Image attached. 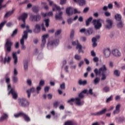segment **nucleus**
<instances>
[{
	"mask_svg": "<svg viewBox=\"0 0 125 125\" xmlns=\"http://www.w3.org/2000/svg\"><path fill=\"white\" fill-rule=\"evenodd\" d=\"M12 56L13 59L14 60V64H16L18 62V58L16 52H13V53H12Z\"/></svg>",
	"mask_w": 125,
	"mask_h": 125,
	"instance_id": "obj_22",
	"label": "nucleus"
},
{
	"mask_svg": "<svg viewBox=\"0 0 125 125\" xmlns=\"http://www.w3.org/2000/svg\"><path fill=\"white\" fill-rule=\"evenodd\" d=\"M72 44L73 45H76V49H79L78 52L79 53H80L81 52L83 53V51L82 50V45H80V43H79V41L78 40H77L76 41H74L73 42H72Z\"/></svg>",
	"mask_w": 125,
	"mask_h": 125,
	"instance_id": "obj_6",
	"label": "nucleus"
},
{
	"mask_svg": "<svg viewBox=\"0 0 125 125\" xmlns=\"http://www.w3.org/2000/svg\"><path fill=\"white\" fill-rule=\"evenodd\" d=\"M49 5L51 6H53L52 10L53 11H55V9L54 7L57 9V10L60 11L61 10V8L59 6L57 5L56 4L53 3V2L50 0H48Z\"/></svg>",
	"mask_w": 125,
	"mask_h": 125,
	"instance_id": "obj_8",
	"label": "nucleus"
},
{
	"mask_svg": "<svg viewBox=\"0 0 125 125\" xmlns=\"http://www.w3.org/2000/svg\"><path fill=\"white\" fill-rule=\"evenodd\" d=\"M41 30V27L40 24H37L35 26V29L34 30V32L35 33H38L40 32Z\"/></svg>",
	"mask_w": 125,
	"mask_h": 125,
	"instance_id": "obj_19",
	"label": "nucleus"
},
{
	"mask_svg": "<svg viewBox=\"0 0 125 125\" xmlns=\"http://www.w3.org/2000/svg\"><path fill=\"white\" fill-rule=\"evenodd\" d=\"M84 64V62L83 61H81L79 63V67L80 68L81 66L83 65Z\"/></svg>",
	"mask_w": 125,
	"mask_h": 125,
	"instance_id": "obj_62",
	"label": "nucleus"
},
{
	"mask_svg": "<svg viewBox=\"0 0 125 125\" xmlns=\"http://www.w3.org/2000/svg\"><path fill=\"white\" fill-rule=\"evenodd\" d=\"M23 113V112H21L18 114H16L14 115V117L16 118H18L20 117V116H22Z\"/></svg>",
	"mask_w": 125,
	"mask_h": 125,
	"instance_id": "obj_44",
	"label": "nucleus"
},
{
	"mask_svg": "<svg viewBox=\"0 0 125 125\" xmlns=\"http://www.w3.org/2000/svg\"><path fill=\"white\" fill-rule=\"evenodd\" d=\"M93 20L92 17H90L88 19H87L85 21L86 26H88L90 25V22L92 21Z\"/></svg>",
	"mask_w": 125,
	"mask_h": 125,
	"instance_id": "obj_29",
	"label": "nucleus"
},
{
	"mask_svg": "<svg viewBox=\"0 0 125 125\" xmlns=\"http://www.w3.org/2000/svg\"><path fill=\"white\" fill-rule=\"evenodd\" d=\"M66 13L68 16H71L73 14V9L71 7H67L66 9Z\"/></svg>",
	"mask_w": 125,
	"mask_h": 125,
	"instance_id": "obj_11",
	"label": "nucleus"
},
{
	"mask_svg": "<svg viewBox=\"0 0 125 125\" xmlns=\"http://www.w3.org/2000/svg\"><path fill=\"white\" fill-rule=\"evenodd\" d=\"M44 21L45 22V26L46 27H48V26L49 25V21H50L49 19L48 18V19H45L44 20Z\"/></svg>",
	"mask_w": 125,
	"mask_h": 125,
	"instance_id": "obj_40",
	"label": "nucleus"
},
{
	"mask_svg": "<svg viewBox=\"0 0 125 125\" xmlns=\"http://www.w3.org/2000/svg\"><path fill=\"white\" fill-rule=\"evenodd\" d=\"M93 32H94V30H93V28H89V29L86 31L87 35H90L92 34Z\"/></svg>",
	"mask_w": 125,
	"mask_h": 125,
	"instance_id": "obj_36",
	"label": "nucleus"
},
{
	"mask_svg": "<svg viewBox=\"0 0 125 125\" xmlns=\"http://www.w3.org/2000/svg\"><path fill=\"white\" fill-rule=\"evenodd\" d=\"M14 11L15 9H13L12 10L7 12L4 16V18H8L10 17L14 13Z\"/></svg>",
	"mask_w": 125,
	"mask_h": 125,
	"instance_id": "obj_15",
	"label": "nucleus"
},
{
	"mask_svg": "<svg viewBox=\"0 0 125 125\" xmlns=\"http://www.w3.org/2000/svg\"><path fill=\"white\" fill-rule=\"evenodd\" d=\"M93 61H94V62H98V61H99V59H98V57H95L94 58H93Z\"/></svg>",
	"mask_w": 125,
	"mask_h": 125,
	"instance_id": "obj_61",
	"label": "nucleus"
},
{
	"mask_svg": "<svg viewBox=\"0 0 125 125\" xmlns=\"http://www.w3.org/2000/svg\"><path fill=\"white\" fill-rule=\"evenodd\" d=\"M27 17H28V14L26 13H24L19 17V20H22L23 22H25V20L27 18Z\"/></svg>",
	"mask_w": 125,
	"mask_h": 125,
	"instance_id": "obj_14",
	"label": "nucleus"
},
{
	"mask_svg": "<svg viewBox=\"0 0 125 125\" xmlns=\"http://www.w3.org/2000/svg\"><path fill=\"white\" fill-rule=\"evenodd\" d=\"M36 90L34 88H30L29 90H27V93L28 94V97L29 98L30 97L31 93H35Z\"/></svg>",
	"mask_w": 125,
	"mask_h": 125,
	"instance_id": "obj_24",
	"label": "nucleus"
},
{
	"mask_svg": "<svg viewBox=\"0 0 125 125\" xmlns=\"http://www.w3.org/2000/svg\"><path fill=\"white\" fill-rule=\"evenodd\" d=\"M28 2H29L28 0H24L23 1L20 2L19 3V5H22L27 3Z\"/></svg>",
	"mask_w": 125,
	"mask_h": 125,
	"instance_id": "obj_51",
	"label": "nucleus"
},
{
	"mask_svg": "<svg viewBox=\"0 0 125 125\" xmlns=\"http://www.w3.org/2000/svg\"><path fill=\"white\" fill-rule=\"evenodd\" d=\"M112 100V96H111L109 98H108L106 102L108 103V102L111 101Z\"/></svg>",
	"mask_w": 125,
	"mask_h": 125,
	"instance_id": "obj_59",
	"label": "nucleus"
},
{
	"mask_svg": "<svg viewBox=\"0 0 125 125\" xmlns=\"http://www.w3.org/2000/svg\"><path fill=\"white\" fill-rule=\"evenodd\" d=\"M19 104L22 107H26L29 105V103L25 99L18 100Z\"/></svg>",
	"mask_w": 125,
	"mask_h": 125,
	"instance_id": "obj_4",
	"label": "nucleus"
},
{
	"mask_svg": "<svg viewBox=\"0 0 125 125\" xmlns=\"http://www.w3.org/2000/svg\"><path fill=\"white\" fill-rule=\"evenodd\" d=\"M4 78L5 79L6 83H7V84L9 83L10 82V79L8 77V73L6 74V75L5 76Z\"/></svg>",
	"mask_w": 125,
	"mask_h": 125,
	"instance_id": "obj_38",
	"label": "nucleus"
},
{
	"mask_svg": "<svg viewBox=\"0 0 125 125\" xmlns=\"http://www.w3.org/2000/svg\"><path fill=\"white\" fill-rule=\"evenodd\" d=\"M48 37V34L43 35L42 37V43L41 44V47L43 48L46 42V39Z\"/></svg>",
	"mask_w": 125,
	"mask_h": 125,
	"instance_id": "obj_9",
	"label": "nucleus"
},
{
	"mask_svg": "<svg viewBox=\"0 0 125 125\" xmlns=\"http://www.w3.org/2000/svg\"><path fill=\"white\" fill-rule=\"evenodd\" d=\"M22 116L26 122H29L30 121V118L26 114L23 113V115Z\"/></svg>",
	"mask_w": 125,
	"mask_h": 125,
	"instance_id": "obj_27",
	"label": "nucleus"
},
{
	"mask_svg": "<svg viewBox=\"0 0 125 125\" xmlns=\"http://www.w3.org/2000/svg\"><path fill=\"white\" fill-rule=\"evenodd\" d=\"M62 12L61 11L59 13V15L56 14L55 19L56 20H61L62 19Z\"/></svg>",
	"mask_w": 125,
	"mask_h": 125,
	"instance_id": "obj_25",
	"label": "nucleus"
},
{
	"mask_svg": "<svg viewBox=\"0 0 125 125\" xmlns=\"http://www.w3.org/2000/svg\"><path fill=\"white\" fill-rule=\"evenodd\" d=\"M10 61H11V57H8V58H6V57H5L3 61V63L4 64H5L6 62L7 63H9Z\"/></svg>",
	"mask_w": 125,
	"mask_h": 125,
	"instance_id": "obj_30",
	"label": "nucleus"
},
{
	"mask_svg": "<svg viewBox=\"0 0 125 125\" xmlns=\"http://www.w3.org/2000/svg\"><path fill=\"white\" fill-rule=\"evenodd\" d=\"M105 64H104L102 67L99 68V70L97 68H95L94 70V73L96 76L98 75H100L101 74H105L107 71Z\"/></svg>",
	"mask_w": 125,
	"mask_h": 125,
	"instance_id": "obj_2",
	"label": "nucleus"
},
{
	"mask_svg": "<svg viewBox=\"0 0 125 125\" xmlns=\"http://www.w3.org/2000/svg\"><path fill=\"white\" fill-rule=\"evenodd\" d=\"M60 88L62 90H64L65 89V84L64 83L61 84Z\"/></svg>",
	"mask_w": 125,
	"mask_h": 125,
	"instance_id": "obj_53",
	"label": "nucleus"
},
{
	"mask_svg": "<svg viewBox=\"0 0 125 125\" xmlns=\"http://www.w3.org/2000/svg\"><path fill=\"white\" fill-rule=\"evenodd\" d=\"M59 39H56V40H55L54 41H50L49 42V44L50 45H57L59 43Z\"/></svg>",
	"mask_w": 125,
	"mask_h": 125,
	"instance_id": "obj_21",
	"label": "nucleus"
},
{
	"mask_svg": "<svg viewBox=\"0 0 125 125\" xmlns=\"http://www.w3.org/2000/svg\"><path fill=\"white\" fill-rule=\"evenodd\" d=\"M78 84L80 85L85 86L87 84V81L86 80L83 81L81 79L78 81Z\"/></svg>",
	"mask_w": 125,
	"mask_h": 125,
	"instance_id": "obj_20",
	"label": "nucleus"
},
{
	"mask_svg": "<svg viewBox=\"0 0 125 125\" xmlns=\"http://www.w3.org/2000/svg\"><path fill=\"white\" fill-rule=\"evenodd\" d=\"M61 32H62L61 29L57 30V31L55 33V36L56 37V36L59 35L61 33Z\"/></svg>",
	"mask_w": 125,
	"mask_h": 125,
	"instance_id": "obj_48",
	"label": "nucleus"
},
{
	"mask_svg": "<svg viewBox=\"0 0 125 125\" xmlns=\"http://www.w3.org/2000/svg\"><path fill=\"white\" fill-rule=\"evenodd\" d=\"M18 33V29H15L14 31L13 32L12 34L11 35V36L13 37L14 36H15Z\"/></svg>",
	"mask_w": 125,
	"mask_h": 125,
	"instance_id": "obj_52",
	"label": "nucleus"
},
{
	"mask_svg": "<svg viewBox=\"0 0 125 125\" xmlns=\"http://www.w3.org/2000/svg\"><path fill=\"white\" fill-rule=\"evenodd\" d=\"M8 115L6 114H4V115L2 116L0 118V122L4 121L5 119H7Z\"/></svg>",
	"mask_w": 125,
	"mask_h": 125,
	"instance_id": "obj_37",
	"label": "nucleus"
},
{
	"mask_svg": "<svg viewBox=\"0 0 125 125\" xmlns=\"http://www.w3.org/2000/svg\"><path fill=\"white\" fill-rule=\"evenodd\" d=\"M32 10L34 13H37L39 11V7L38 6H33Z\"/></svg>",
	"mask_w": 125,
	"mask_h": 125,
	"instance_id": "obj_33",
	"label": "nucleus"
},
{
	"mask_svg": "<svg viewBox=\"0 0 125 125\" xmlns=\"http://www.w3.org/2000/svg\"><path fill=\"white\" fill-rule=\"evenodd\" d=\"M42 89L41 86L40 85L37 87V94H38L39 93V91L41 90Z\"/></svg>",
	"mask_w": 125,
	"mask_h": 125,
	"instance_id": "obj_60",
	"label": "nucleus"
},
{
	"mask_svg": "<svg viewBox=\"0 0 125 125\" xmlns=\"http://www.w3.org/2000/svg\"><path fill=\"white\" fill-rule=\"evenodd\" d=\"M116 120L118 119V122L120 123V122H125V118L124 117H120L119 119L116 118Z\"/></svg>",
	"mask_w": 125,
	"mask_h": 125,
	"instance_id": "obj_45",
	"label": "nucleus"
},
{
	"mask_svg": "<svg viewBox=\"0 0 125 125\" xmlns=\"http://www.w3.org/2000/svg\"><path fill=\"white\" fill-rule=\"evenodd\" d=\"M104 90L105 92H107L108 91H109L110 90V88L109 87L106 86L104 88Z\"/></svg>",
	"mask_w": 125,
	"mask_h": 125,
	"instance_id": "obj_57",
	"label": "nucleus"
},
{
	"mask_svg": "<svg viewBox=\"0 0 125 125\" xmlns=\"http://www.w3.org/2000/svg\"><path fill=\"white\" fill-rule=\"evenodd\" d=\"M120 107H121V105L120 104H118L116 106V109L113 111V114L115 115L116 114H118L120 112Z\"/></svg>",
	"mask_w": 125,
	"mask_h": 125,
	"instance_id": "obj_17",
	"label": "nucleus"
},
{
	"mask_svg": "<svg viewBox=\"0 0 125 125\" xmlns=\"http://www.w3.org/2000/svg\"><path fill=\"white\" fill-rule=\"evenodd\" d=\"M64 125H77V124L73 121H68L65 123Z\"/></svg>",
	"mask_w": 125,
	"mask_h": 125,
	"instance_id": "obj_32",
	"label": "nucleus"
},
{
	"mask_svg": "<svg viewBox=\"0 0 125 125\" xmlns=\"http://www.w3.org/2000/svg\"><path fill=\"white\" fill-rule=\"evenodd\" d=\"M107 110L106 108H104V109L101 110L100 112H98L92 114L94 116H100V115H102L103 114H104V113H105V112H106Z\"/></svg>",
	"mask_w": 125,
	"mask_h": 125,
	"instance_id": "obj_16",
	"label": "nucleus"
},
{
	"mask_svg": "<svg viewBox=\"0 0 125 125\" xmlns=\"http://www.w3.org/2000/svg\"><path fill=\"white\" fill-rule=\"evenodd\" d=\"M101 75L102 76V78L101 79L102 81H104L106 79V76L105 74V73H102Z\"/></svg>",
	"mask_w": 125,
	"mask_h": 125,
	"instance_id": "obj_50",
	"label": "nucleus"
},
{
	"mask_svg": "<svg viewBox=\"0 0 125 125\" xmlns=\"http://www.w3.org/2000/svg\"><path fill=\"white\" fill-rule=\"evenodd\" d=\"M115 19L117 21H121L122 16L121 15V14H117L115 16Z\"/></svg>",
	"mask_w": 125,
	"mask_h": 125,
	"instance_id": "obj_34",
	"label": "nucleus"
},
{
	"mask_svg": "<svg viewBox=\"0 0 125 125\" xmlns=\"http://www.w3.org/2000/svg\"><path fill=\"white\" fill-rule=\"evenodd\" d=\"M75 101V103L78 105H83L84 104V102L83 101H81V99L79 98H77L75 99L72 98L70 100H68L67 103L70 104V105H73V102Z\"/></svg>",
	"mask_w": 125,
	"mask_h": 125,
	"instance_id": "obj_3",
	"label": "nucleus"
},
{
	"mask_svg": "<svg viewBox=\"0 0 125 125\" xmlns=\"http://www.w3.org/2000/svg\"><path fill=\"white\" fill-rule=\"evenodd\" d=\"M106 22L107 24L105 25V27L108 29H111L113 25V21L111 20L107 19Z\"/></svg>",
	"mask_w": 125,
	"mask_h": 125,
	"instance_id": "obj_10",
	"label": "nucleus"
},
{
	"mask_svg": "<svg viewBox=\"0 0 125 125\" xmlns=\"http://www.w3.org/2000/svg\"><path fill=\"white\" fill-rule=\"evenodd\" d=\"M73 19H72L71 18H70L67 20V22L69 24H71L73 22Z\"/></svg>",
	"mask_w": 125,
	"mask_h": 125,
	"instance_id": "obj_54",
	"label": "nucleus"
},
{
	"mask_svg": "<svg viewBox=\"0 0 125 125\" xmlns=\"http://www.w3.org/2000/svg\"><path fill=\"white\" fill-rule=\"evenodd\" d=\"M12 80L14 83H17L18 82V78L16 76H13L12 77Z\"/></svg>",
	"mask_w": 125,
	"mask_h": 125,
	"instance_id": "obj_41",
	"label": "nucleus"
},
{
	"mask_svg": "<svg viewBox=\"0 0 125 125\" xmlns=\"http://www.w3.org/2000/svg\"><path fill=\"white\" fill-rule=\"evenodd\" d=\"M112 54L116 56V57H120L121 55V54L119 50H118V49H114L112 51Z\"/></svg>",
	"mask_w": 125,
	"mask_h": 125,
	"instance_id": "obj_13",
	"label": "nucleus"
},
{
	"mask_svg": "<svg viewBox=\"0 0 125 125\" xmlns=\"http://www.w3.org/2000/svg\"><path fill=\"white\" fill-rule=\"evenodd\" d=\"M114 75L117 77H119L120 76V71L118 70V69H116L114 72Z\"/></svg>",
	"mask_w": 125,
	"mask_h": 125,
	"instance_id": "obj_42",
	"label": "nucleus"
},
{
	"mask_svg": "<svg viewBox=\"0 0 125 125\" xmlns=\"http://www.w3.org/2000/svg\"><path fill=\"white\" fill-rule=\"evenodd\" d=\"M74 58L76 60H78V61H79L81 59V56H79V55H75Z\"/></svg>",
	"mask_w": 125,
	"mask_h": 125,
	"instance_id": "obj_49",
	"label": "nucleus"
},
{
	"mask_svg": "<svg viewBox=\"0 0 125 125\" xmlns=\"http://www.w3.org/2000/svg\"><path fill=\"white\" fill-rule=\"evenodd\" d=\"M100 81V79L99 78L96 77L94 80L95 84L98 83Z\"/></svg>",
	"mask_w": 125,
	"mask_h": 125,
	"instance_id": "obj_47",
	"label": "nucleus"
},
{
	"mask_svg": "<svg viewBox=\"0 0 125 125\" xmlns=\"http://www.w3.org/2000/svg\"><path fill=\"white\" fill-rule=\"evenodd\" d=\"M86 94H90L91 95H93V90L92 89H90L89 90V92H87V93H86Z\"/></svg>",
	"mask_w": 125,
	"mask_h": 125,
	"instance_id": "obj_56",
	"label": "nucleus"
},
{
	"mask_svg": "<svg viewBox=\"0 0 125 125\" xmlns=\"http://www.w3.org/2000/svg\"><path fill=\"white\" fill-rule=\"evenodd\" d=\"M111 54V51H110L109 49H105L104 50V54L105 58H108Z\"/></svg>",
	"mask_w": 125,
	"mask_h": 125,
	"instance_id": "obj_18",
	"label": "nucleus"
},
{
	"mask_svg": "<svg viewBox=\"0 0 125 125\" xmlns=\"http://www.w3.org/2000/svg\"><path fill=\"white\" fill-rule=\"evenodd\" d=\"M124 23L122 21H120L117 24V26L118 28H122L124 26Z\"/></svg>",
	"mask_w": 125,
	"mask_h": 125,
	"instance_id": "obj_28",
	"label": "nucleus"
},
{
	"mask_svg": "<svg viewBox=\"0 0 125 125\" xmlns=\"http://www.w3.org/2000/svg\"><path fill=\"white\" fill-rule=\"evenodd\" d=\"M67 0H60V4L62 5L66 3Z\"/></svg>",
	"mask_w": 125,
	"mask_h": 125,
	"instance_id": "obj_55",
	"label": "nucleus"
},
{
	"mask_svg": "<svg viewBox=\"0 0 125 125\" xmlns=\"http://www.w3.org/2000/svg\"><path fill=\"white\" fill-rule=\"evenodd\" d=\"M28 62L27 61H24V69L25 71L28 70Z\"/></svg>",
	"mask_w": 125,
	"mask_h": 125,
	"instance_id": "obj_35",
	"label": "nucleus"
},
{
	"mask_svg": "<svg viewBox=\"0 0 125 125\" xmlns=\"http://www.w3.org/2000/svg\"><path fill=\"white\" fill-rule=\"evenodd\" d=\"M87 92V89H85L84 90H83L82 92H81L79 94V98L81 99H83L84 98V95H83V93L84 94H86Z\"/></svg>",
	"mask_w": 125,
	"mask_h": 125,
	"instance_id": "obj_26",
	"label": "nucleus"
},
{
	"mask_svg": "<svg viewBox=\"0 0 125 125\" xmlns=\"http://www.w3.org/2000/svg\"><path fill=\"white\" fill-rule=\"evenodd\" d=\"M92 23L96 30H99L102 27V23H104V20L102 19H93Z\"/></svg>",
	"mask_w": 125,
	"mask_h": 125,
	"instance_id": "obj_1",
	"label": "nucleus"
},
{
	"mask_svg": "<svg viewBox=\"0 0 125 125\" xmlns=\"http://www.w3.org/2000/svg\"><path fill=\"white\" fill-rule=\"evenodd\" d=\"M6 22H7L6 21H4L0 23V31H1V29L4 26V25L6 24Z\"/></svg>",
	"mask_w": 125,
	"mask_h": 125,
	"instance_id": "obj_43",
	"label": "nucleus"
},
{
	"mask_svg": "<svg viewBox=\"0 0 125 125\" xmlns=\"http://www.w3.org/2000/svg\"><path fill=\"white\" fill-rule=\"evenodd\" d=\"M60 104V102H59V101H56L55 102H54V103H53V106H54V107L55 108H57L58 107V106H59V105Z\"/></svg>",
	"mask_w": 125,
	"mask_h": 125,
	"instance_id": "obj_39",
	"label": "nucleus"
},
{
	"mask_svg": "<svg viewBox=\"0 0 125 125\" xmlns=\"http://www.w3.org/2000/svg\"><path fill=\"white\" fill-rule=\"evenodd\" d=\"M74 36V30H72L71 32L70 38L72 39Z\"/></svg>",
	"mask_w": 125,
	"mask_h": 125,
	"instance_id": "obj_58",
	"label": "nucleus"
},
{
	"mask_svg": "<svg viewBox=\"0 0 125 125\" xmlns=\"http://www.w3.org/2000/svg\"><path fill=\"white\" fill-rule=\"evenodd\" d=\"M41 19V16L40 15H35L31 14L30 15V20L32 21L37 22L39 21Z\"/></svg>",
	"mask_w": 125,
	"mask_h": 125,
	"instance_id": "obj_7",
	"label": "nucleus"
},
{
	"mask_svg": "<svg viewBox=\"0 0 125 125\" xmlns=\"http://www.w3.org/2000/svg\"><path fill=\"white\" fill-rule=\"evenodd\" d=\"M80 32L82 33H84L85 35H87V31H86V29L85 28H82L80 30Z\"/></svg>",
	"mask_w": 125,
	"mask_h": 125,
	"instance_id": "obj_46",
	"label": "nucleus"
},
{
	"mask_svg": "<svg viewBox=\"0 0 125 125\" xmlns=\"http://www.w3.org/2000/svg\"><path fill=\"white\" fill-rule=\"evenodd\" d=\"M40 86H42L44 85V82L43 81H41L40 82Z\"/></svg>",
	"mask_w": 125,
	"mask_h": 125,
	"instance_id": "obj_63",
	"label": "nucleus"
},
{
	"mask_svg": "<svg viewBox=\"0 0 125 125\" xmlns=\"http://www.w3.org/2000/svg\"><path fill=\"white\" fill-rule=\"evenodd\" d=\"M49 89H50V87H45V88H44V91L45 92H48L49 90Z\"/></svg>",
	"mask_w": 125,
	"mask_h": 125,
	"instance_id": "obj_64",
	"label": "nucleus"
},
{
	"mask_svg": "<svg viewBox=\"0 0 125 125\" xmlns=\"http://www.w3.org/2000/svg\"><path fill=\"white\" fill-rule=\"evenodd\" d=\"M24 35H23L21 39L26 40L28 38V32L27 30H25L23 31Z\"/></svg>",
	"mask_w": 125,
	"mask_h": 125,
	"instance_id": "obj_31",
	"label": "nucleus"
},
{
	"mask_svg": "<svg viewBox=\"0 0 125 125\" xmlns=\"http://www.w3.org/2000/svg\"><path fill=\"white\" fill-rule=\"evenodd\" d=\"M11 94L13 96V98L15 100H16L18 98V95L17 92L15 91L14 89H11V90L9 92V94Z\"/></svg>",
	"mask_w": 125,
	"mask_h": 125,
	"instance_id": "obj_12",
	"label": "nucleus"
},
{
	"mask_svg": "<svg viewBox=\"0 0 125 125\" xmlns=\"http://www.w3.org/2000/svg\"><path fill=\"white\" fill-rule=\"evenodd\" d=\"M77 3L80 6H83L86 4L85 0H77Z\"/></svg>",
	"mask_w": 125,
	"mask_h": 125,
	"instance_id": "obj_23",
	"label": "nucleus"
},
{
	"mask_svg": "<svg viewBox=\"0 0 125 125\" xmlns=\"http://www.w3.org/2000/svg\"><path fill=\"white\" fill-rule=\"evenodd\" d=\"M13 45L12 42L10 41V40H9V39H7L6 40V43L5 44V47L6 49V51L8 52H10L11 51V47Z\"/></svg>",
	"mask_w": 125,
	"mask_h": 125,
	"instance_id": "obj_5",
	"label": "nucleus"
}]
</instances>
